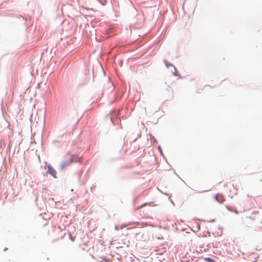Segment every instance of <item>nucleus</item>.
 Instances as JSON below:
<instances>
[{
    "mask_svg": "<svg viewBox=\"0 0 262 262\" xmlns=\"http://www.w3.org/2000/svg\"><path fill=\"white\" fill-rule=\"evenodd\" d=\"M164 62L165 64V66L168 68L169 66H172V65L170 63H169L168 62L167 60H164Z\"/></svg>",
    "mask_w": 262,
    "mask_h": 262,
    "instance_id": "39448f33",
    "label": "nucleus"
},
{
    "mask_svg": "<svg viewBox=\"0 0 262 262\" xmlns=\"http://www.w3.org/2000/svg\"><path fill=\"white\" fill-rule=\"evenodd\" d=\"M215 199L220 204H223L225 201L224 196L223 194L220 193L216 194Z\"/></svg>",
    "mask_w": 262,
    "mask_h": 262,
    "instance_id": "f03ea898",
    "label": "nucleus"
},
{
    "mask_svg": "<svg viewBox=\"0 0 262 262\" xmlns=\"http://www.w3.org/2000/svg\"><path fill=\"white\" fill-rule=\"evenodd\" d=\"M205 259L209 261V262H211V261H213V259L210 257H207V258H206Z\"/></svg>",
    "mask_w": 262,
    "mask_h": 262,
    "instance_id": "423d86ee",
    "label": "nucleus"
},
{
    "mask_svg": "<svg viewBox=\"0 0 262 262\" xmlns=\"http://www.w3.org/2000/svg\"><path fill=\"white\" fill-rule=\"evenodd\" d=\"M226 208L228 210L231 211H234L236 213H238V211L237 210H236V208H235L234 207H230V206H226Z\"/></svg>",
    "mask_w": 262,
    "mask_h": 262,
    "instance_id": "20e7f679",
    "label": "nucleus"
},
{
    "mask_svg": "<svg viewBox=\"0 0 262 262\" xmlns=\"http://www.w3.org/2000/svg\"><path fill=\"white\" fill-rule=\"evenodd\" d=\"M79 161L78 156L75 155L68 154L66 159L60 164V167L62 170L64 169L73 162Z\"/></svg>",
    "mask_w": 262,
    "mask_h": 262,
    "instance_id": "f257e3e1",
    "label": "nucleus"
},
{
    "mask_svg": "<svg viewBox=\"0 0 262 262\" xmlns=\"http://www.w3.org/2000/svg\"><path fill=\"white\" fill-rule=\"evenodd\" d=\"M48 171L54 178H56V171L50 165L48 166Z\"/></svg>",
    "mask_w": 262,
    "mask_h": 262,
    "instance_id": "7ed1b4c3",
    "label": "nucleus"
},
{
    "mask_svg": "<svg viewBox=\"0 0 262 262\" xmlns=\"http://www.w3.org/2000/svg\"><path fill=\"white\" fill-rule=\"evenodd\" d=\"M145 205H146V204H144V205H141V206H140L138 207L137 208V209H139L141 208L142 207L144 206Z\"/></svg>",
    "mask_w": 262,
    "mask_h": 262,
    "instance_id": "0eeeda50",
    "label": "nucleus"
}]
</instances>
